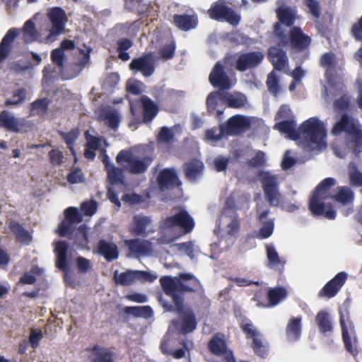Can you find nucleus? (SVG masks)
Returning a JSON list of instances; mask_svg holds the SVG:
<instances>
[{
    "mask_svg": "<svg viewBox=\"0 0 362 362\" xmlns=\"http://www.w3.org/2000/svg\"><path fill=\"white\" fill-rule=\"evenodd\" d=\"M9 228L15 234L19 242L28 243L30 240V235L20 224L15 221H11L9 224Z\"/></svg>",
    "mask_w": 362,
    "mask_h": 362,
    "instance_id": "42",
    "label": "nucleus"
},
{
    "mask_svg": "<svg viewBox=\"0 0 362 362\" xmlns=\"http://www.w3.org/2000/svg\"><path fill=\"white\" fill-rule=\"evenodd\" d=\"M209 14L212 19L226 21L233 25H236L240 21V16L225 5V2L220 0L215 3L209 10Z\"/></svg>",
    "mask_w": 362,
    "mask_h": 362,
    "instance_id": "14",
    "label": "nucleus"
},
{
    "mask_svg": "<svg viewBox=\"0 0 362 362\" xmlns=\"http://www.w3.org/2000/svg\"><path fill=\"white\" fill-rule=\"evenodd\" d=\"M25 98V90L24 89H19L13 93L11 98L6 100V105H18L21 103Z\"/></svg>",
    "mask_w": 362,
    "mask_h": 362,
    "instance_id": "59",
    "label": "nucleus"
},
{
    "mask_svg": "<svg viewBox=\"0 0 362 362\" xmlns=\"http://www.w3.org/2000/svg\"><path fill=\"white\" fill-rule=\"evenodd\" d=\"M117 163L129 170L131 173L139 174L146 170L151 163V158L148 157L139 158L131 151H121L116 157Z\"/></svg>",
    "mask_w": 362,
    "mask_h": 362,
    "instance_id": "8",
    "label": "nucleus"
},
{
    "mask_svg": "<svg viewBox=\"0 0 362 362\" xmlns=\"http://www.w3.org/2000/svg\"><path fill=\"white\" fill-rule=\"evenodd\" d=\"M19 34L17 28H13L8 30L0 43V62H4L10 54L13 47V42Z\"/></svg>",
    "mask_w": 362,
    "mask_h": 362,
    "instance_id": "26",
    "label": "nucleus"
},
{
    "mask_svg": "<svg viewBox=\"0 0 362 362\" xmlns=\"http://www.w3.org/2000/svg\"><path fill=\"white\" fill-rule=\"evenodd\" d=\"M267 88L273 95H276L279 92V86L278 84V76L274 71H272L267 77Z\"/></svg>",
    "mask_w": 362,
    "mask_h": 362,
    "instance_id": "53",
    "label": "nucleus"
},
{
    "mask_svg": "<svg viewBox=\"0 0 362 362\" xmlns=\"http://www.w3.org/2000/svg\"><path fill=\"white\" fill-rule=\"evenodd\" d=\"M321 65L326 69L325 76L327 80L325 86L323 97L327 99L330 95L334 96L344 90V84L340 77L333 76L335 65V57L332 53L325 54L320 61Z\"/></svg>",
    "mask_w": 362,
    "mask_h": 362,
    "instance_id": "7",
    "label": "nucleus"
},
{
    "mask_svg": "<svg viewBox=\"0 0 362 362\" xmlns=\"http://www.w3.org/2000/svg\"><path fill=\"white\" fill-rule=\"evenodd\" d=\"M267 257L269 264L272 267H277L279 265H283V262L279 257L278 252L272 245H266Z\"/></svg>",
    "mask_w": 362,
    "mask_h": 362,
    "instance_id": "47",
    "label": "nucleus"
},
{
    "mask_svg": "<svg viewBox=\"0 0 362 362\" xmlns=\"http://www.w3.org/2000/svg\"><path fill=\"white\" fill-rule=\"evenodd\" d=\"M54 245L56 266L59 269L66 272L68 269L67 252L69 244L65 241H56L54 243Z\"/></svg>",
    "mask_w": 362,
    "mask_h": 362,
    "instance_id": "28",
    "label": "nucleus"
},
{
    "mask_svg": "<svg viewBox=\"0 0 362 362\" xmlns=\"http://www.w3.org/2000/svg\"><path fill=\"white\" fill-rule=\"evenodd\" d=\"M124 310L128 314L145 318L151 317L153 315V310L149 306L126 307Z\"/></svg>",
    "mask_w": 362,
    "mask_h": 362,
    "instance_id": "48",
    "label": "nucleus"
},
{
    "mask_svg": "<svg viewBox=\"0 0 362 362\" xmlns=\"http://www.w3.org/2000/svg\"><path fill=\"white\" fill-rule=\"evenodd\" d=\"M158 182L161 190L180 185L177 173L173 168H166L162 170L158 177Z\"/></svg>",
    "mask_w": 362,
    "mask_h": 362,
    "instance_id": "29",
    "label": "nucleus"
},
{
    "mask_svg": "<svg viewBox=\"0 0 362 362\" xmlns=\"http://www.w3.org/2000/svg\"><path fill=\"white\" fill-rule=\"evenodd\" d=\"M241 327L248 337L253 339L254 347L257 351H259L258 346L261 342V339L259 338L260 337L259 332L256 329L253 325L248 322L242 323Z\"/></svg>",
    "mask_w": 362,
    "mask_h": 362,
    "instance_id": "45",
    "label": "nucleus"
},
{
    "mask_svg": "<svg viewBox=\"0 0 362 362\" xmlns=\"http://www.w3.org/2000/svg\"><path fill=\"white\" fill-rule=\"evenodd\" d=\"M80 132L79 130L77 129H74L71 131H70L69 133H61V135L62 136L64 140L66 143V144L69 146V149L71 151L73 154H74V151L71 146V144L76 141V139L78 138Z\"/></svg>",
    "mask_w": 362,
    "mask_h": 362,
    "instance_id": "56",
    "label": "nucleus"
},
{
    "mask_svg": "<svg viewBox=\"0 0 362 362\" xmlns=\"http://www.w3.org/2000/svg\"><path fill=\"white\" fill-rule=\"evenodd\" d=\"M98 252L103 255L108 261L115 259L118 257L117 246L112 243L100 240L98 246Z\"/></svg>",
    "mask_w": 362,
    "mask_h": 362,
    "instance_id": "39",
    "label": "nucleus"
},
{
    "mask_svg": "<svg viewBox=\"0 0 362 362\" xmlns=\"http://www.w3.org/2000/svg\"><path fill=\"white\" fill-rule=\"evenodd\" d=\"M65 220L59 225L57 233L62 237H68L70 234L73 235L75 230H73L74 224L81 221V217L78 209L74 207H69L65 210Z\"/></svg>",
    "mask_w": 362,
    "mask_h": 362,
    "instance_id": "17",
    "label": "nucleus"
},
{
    "mask_svg": "<svg viewBox=\"0 0 362 362\" xmlns=\"http://www.w3.org/2000/svg\"><path fill=\"white\" fill-rule=\"evenodd\" d=\"M156 58L149 52L134 59L129 64L130 69L141 72L145 77L151 76L155 70Z\"/></svg>",
    "mask_w": 362,
    "mask_h": 362,
    "instance_id": "16",
    "label": "nucleus"
},
{
    "mask_svg": "<svg viewBox=\"0 0 362 362\" xmlns=\"http://www.w3.org/2000/svg\"><path fill=\"white\" fill-rule=\"evenodd\" d=\"M76 268L80 273H88L91 271L93 264L90 260L83 257H78L76 259Z\"/></svg>",
    "mask_w": 362,
    "mask_h": 362,
    "instance_id": "55",
    "label": "nucleus"
},
{
    "mask_svg": "<svg viewBox=\"0 0 362 362\" xmlns=\"http://www.w3.org/2000/svg\"><path fill=\"white\" fill-rule=\"evenodd\" d=\"M194 226L192 218L186 211L179 209L163 221L160 236L157 242L161 245L171 244L183 235L190 233Z\"/></svg>",
    "mask_w": 362,
    "mask_h": 362,
    "instance_id": "4",
    "label": "nucleus"
},
{
    "mask_svg": "<svg viewBox=\"0 0 362 362\" xmlns=\"http://www.w3.org/2000/svg\"><path fill=\"white\" fill-rule=\"evenodd\" d=\"M220 95L222 100L230 107L240 108L247 105V98L240 93L223 92Z\"/></svg>",
    "mask_w": 362,
    "mask_h": 362,
    "instance_id": "34",
    "label": "nucleus"
},
{
    "mask_svg": "<svg viewBox=\"0 0 362 362\" xmlns=\"http://www.w3.org/2000/svg\"><path fill=\"white\" fill-rule=\"evenodd\" d=\"M140 103L143 107L144 120L151 121L158 112V106L147 96H142L140 98Z\"/></svg>",
    "mask_w": 362,
    "mask_h": 362,
    "instance_id": "37",
    "label": "nucleus"
},
{
    "mask_svg": "<svg viewBox=\"0 0 362 362\" xmlns=\"http://www.w3.org/2000/svg\"><path fill=\"white\" fill-rule=\"evenodd\" d=\"M74 243L78 247L84 248L88 244L87 228L85 225L81 226L72 235Z\"/></svg>",
    "mask_w": 362,
    "mask_h": 362,
    "instance_id": "43",
    "label": "nucleus"
},
{
    "mask_svg": "<svg viewBox=\"0 0 362 362\" xmlns=\"http://www.w3.org/2000/svg\"><path fill=\"white\" fill-rule=\"evenodd\" d=\"M49 104V101L47 98L35 100L31 105V115H37L45 112Z\"/></svg>",
    "mask_w": 362,
    "mask_h": 362,
    "instance_id": "52",
    "label": "nucleus"
},
{
    "mask_svg": "<svg viewBox=\"0 0 362 362\" xmlns=\"http://www.w3.org/2000/svg\"><path fill=\"white\" fill-rule=\"evenodd\" d=\"M0 127L6 130L22 133L29 128V123L23 118H17L13 114L3 111L0 113Z\"/></svg>",
    "mask_w": 362,
    "mask_h": 362,
    "instance_id": "15",
    "label": "nucleus"
},
{
    "mask_svg": "<svg viewBox=\"0 0 362 362\" xmlns=\"http://www.w3.org/2000/svg\"><path fill=\"white\" fill-rule=\"evenodd\" d=\"M266 162L265 154L262 151H258L250 160V165L254 167H259L264 165Z\"/></svg>",
    "mask_w": 362,
    "mask_h": 362,
    "instance_id": "63",
    "label": "nucleus"
},
{
    "mask_svg": "<svg viewBox=\"0 0 362 362\" xmlns=\"http://www.w3.org/2000/svg\"><path fill=\"white\" fill-rule=\"evenodd\" d=\"M51 58L52 62L59 67L64 66V61L65 59V54L62 49L57 48L52 50L51 53Z\"/></svg>",
    "mask_w": 362,
    "mask_h": 362,
    "instance_id": "58",
    "label": "nucleus"
},
{
    "mask_svg": "<svg viewBox=\"0 0 362 362\" xmlns=\"http://www.w3.org/2000/svg\"><path fill=\"white\" fill-rule=\"evenodd\" d=\"M157 277V275L154 274L139 270H127L121 273L118 271L114 272L115 282L122 286L130 285L136 281L152 282Z\"/></svg>",
    "mask_w": 362,
    "mask_h": 362,
    "instance_id": "13",
    "label": "nucleus"
},
{
    "mask_svg": "<svg viewBox=\"0 0 362 362\" xmlns=\"http://www.w3.org/2000/svg\"><path fill=\"white\" fill-rule=\"evenodd\" d=\"M264 59V54L261 52H252L238 55L235 61V68L240 71L257 66Z\"/></svg>",
    "mask_w": 362,
    "mask_h": 362,
    "instance_id": "20",
    "label": "nucleus"
},
{
    "mask_svg": "<svg viewBox=\"0 0 362 362\" xmlns=\"http://www.w3.org/2000/svg\"><path fill=\"white\" fill-rule=\"evenodd\" d=\"M209 348L214 354L224 356L226 362H235L231 351L227 350L223 335L216 334L209 341Z\"/></svg>",
    "mask_w": 362,
    "mask_h": 362,
    "instance_id": "22",
    "label": "nucleus"
},
{
    "mask_svg": "<svg viewBox=\"0 0 362 362\" xmlns=\"http://www.w3.org/2000/svg\"><path fill=\"white\" fill-rule=\"evenodd\" d=\"M223 135H226V132L224 125L221 124L219 128L207 130L205 140L209 143L214 144L221 140Z\"/></svg>",
    "mask_w": 362,
    "mask_h": 362,
    "instance_id": "51",
    "label": "nucleus"
},
{
    "mask_svg": "<svg viewBox=\"0 0 362 362\" xmlns=\"http://www.w3.org/2000/svg\"><path fill=\"white\" fill-rule=\"evenodd\" d=\"M250 124L249 118L241 115H235L223 125H224L226 135H235L245 131Z\"/></svg>",
    "mask_w": 362,
    "mask_h": 362,
    "instance_id": "23",
    "label": "nucleus"
},
{
    "mask_svg": "<svg viewBox=\"0 0 362 362\" xmlns=\"http://www.w3.org/2000/svg\"><path fill=\"white\" fill-rule=\"evenodd\" d=\"M316 321L322 332L327 333L332 330V325L327 313L325 311L318 313L316 316Z\"/></svg>",
    "mask_w": 362,
    "mask_h": 362,
    "instance_id": "44",
    "label": "nucleus"
},
{
    "mask_svg": "<svg viewBox=\"0 0 362 362\" xmlns=\"http://www.w3.org/2000/svg\"><path fill=\"white\" fill-rule=\"evenodd\" d=\"M290 37L293 47L298 49L306 48L310 43V38L304 35L298 27H293L292 28Z\"/></svg>",
    "mask_w": 362,
    "mask_h": 362,
    "instance_id": "35",
    "label": "nucleus"
},
{
    "mask_svg": "<svg viewBox=\"0 0 362 362\" xmlns=\"http://www.w3.org/2000/svg\"><path fill=\"white\" fill-rule=\"evenodd\" d=\"M348 169L350 183L354 186L362 187V173L358 170L356 165L350 163Z\"/></svg>",
    "mask_w": 362,
    "mask_h": 362,
    "instance_id": "50",
    "label": "nucleus"
},
{
    "mask_svg": "<svg viewBox=\"0 0 362 362\" xmlns=\"http://www.w3.org/2000/svg\"><path fill=\"white\" fill-rule=\"evenodd\" d=\"M335 200L342 204L351 202L354 199V193L348 187H339L338 192L334 197Z\"/></svg>",
    "mask_w": 362,
    "mask_h": 362,
    "instance_id": "46",
    "label": "nucleus"
},
{
    "mask_svg": "<svg viewBox=\"0 0 362 362\" xmlns=\"http://www.w3.org/2000/svg\"><path fill=\"white\" fill-rule=\"evenodd\" d=\"M336 184L334 179L328 177L322 181L312 195L309 207L313 214L315 216L324 215L328 219H334L336 211L332 209L325 202L329 197V189Z\"/></svg>",
    "mask_w": 362,
    "mask_h": 362,
    "instance_id": "5",
    "label": "nucleus"
},
{
    "mask_svg": "<svg viewBox=\"0 0 362 362\" xmlns=\"http://www.w3.org/2000/svg\"><path fill=\"white\" fill-rule=\"evenodd\" d=\"M130 230L136 235L147 236L154 232V228L152 226L151 219L148 216L137 214L133 217Z\"/></svg>",
    "mask_w": 362,
    "mask_h": 362,
    "instance_id": "19",
    "label": "nucleus"
},
{
    "mask_svg": "<svg viewBox=\"0 0 362 362\" xmlns=\"http://www.w3.org/2000/svg\"><path fill=\"white\" fill-rule=\"evenodd\" d=\"M86 139L87 140L86 148L84 153L86 158L93 159L95 156V151H98L102 153L105 152V148L107 146L106 141L101 136L97 137L89 134L87 131L86 132ZM105 154H103L104 157Z\"/></svg>",
    "mask_w": 362,
    "mask_h": 362,
    "instance_id": "21",
    "label": "nucleus"
},
{
    "mask_svg": "<svg viewBox=\"0 0 362 362\" xmlns=\"http://www.w3.org/2000/svg\"><path fill=\"white\" fill-rule=\"evenodd\" d=\"M342 132L346 134V141L341 145H334L333 150L336 156L344 158L350 151L356 156L362 152V130L358 121L343 115L333 126L332 133L337 135Z\"/></svg>",
    "mask_w": 362,
    "mask_h": 362,
    "instance_id": "3",
    "label": "nucleus"
},
{
    "mask_svg": "<svg viewBox=\"0 0 362 362\" xmlns=\"http://www.w3.org/2000/svg\"><path fill=\"white\" fill-rule=\"evenodd\" d=\"M269 59L275 69L284 71L288 66V59L284 51L277 47H273L269 51Z\"/></svg>",
    "mask_w": 362,
    "mask_h": 362,
    "instance_id": "31",
    "label": "nucleus"
},
{
    "mask_svg": "<svg viewBox=\"0 0 362 362\" xmlns=\"http://www.w3.org/2000/svg\"><path fill=\"white\" fill-rule=\"evenodd\" d=\"M227 207L224 208L220 216L218 228L221 238V243L225 240L226 245L223 249L227 248L229 245L233 243L239 230V223L236 212L232 209L233 203L230 199L226 203Z\"/></svg>",
    "mask_w": 362,
    "mask_h": 362,
    "instance_id": "6",
    "label": "nucleus"
},
{
    "mask_svg": "<svg viewBox=\"0 0 362 362\" xmlns=\"http://www.w3.org/2000/svg\"><path fill=\"white\" fill-rule=\"evenodd\" d=\"M296 159L291 156V151H286L281 161V166L283 169L287 170L291 168L296 163Z\"/></svg>",
    "mask_w": 362,
    "mask_h": 362,
    "instance_id": "64",
    "label": "nucleus"
},
{
    "mask_svg": "<svg viewBox=\"0 0 362 362\" xmlns=\"http://www.w3.org/2000/svg\"><path fill=\"white\" fill-rule=\"evenodd\" d=\"M346 276V274L344 272L338 273L334 278L324 286L320 295H324L328 298L334 296L344 284Z\"/></svg>",
    "mask_w": 362,
    "mask_h": 362,
    "instance_id": "27",
    "label": "nucleus"
},
{
    "mask_svg": "<svg viewBox=\"0 0 362 362\" xmlns=\"http://www.w3.org/2000/svg\"><path fill=\"white\" fill-rule=\"evenodd\" d=\"M175 25L180 29L187 31L196 28L197 18L195 16L175 15L174 17Z\"/></svg>",
    "mask_w": 362,
    "mask_h": 362,
    "instance_id": "38",
    "label": "nucleus"
},
{
    "mask_svg": "<svg viewBox=\"0 0 362 362\" xmlns=\"http://www.w3.org/2000/svg\"><path fill=\"white\" fill-rule=\"evenodd\" d=\"M37 16V14H35L32 18L26 21L22 28V37L25 42L30 43L40 39V34L37 31L35 23Z\"/></svg>",
    "mask_w": 362,
    "mask_h": 362,
    "instance_id": "30",
    "label": "nucleus"
},
{
    "mask_svg": "<svg viewBox=\"0 0 362 362\" xmlns=\"http://www.w3.org/2000/svg\"><path fill=\"white\" fill-rule=\"evenodd\" d=\"M340 325L342 332V337L344 342L346 349L352 355L355 356L358 353L357 349V339L354 330V327L351 321H350L348 315H345L342 312L339 311Z\"/></svg>",
    "mask_w": 362,
    "mask_h": 362,
    "instance_id": "12",
    "label": "nucleus"
},
{
    "mask_svg": "<svg viewBox=\"0 0 362 362\" xmlns=\"http://www.w3.org/2000/svg\"><path fill=\"white\" fill-rule=\"evenodd\" d=\"M277 16L282 24L289 26L296 18V11L286 6H282L277 10Z\"/></svg>",
    "mask_w": 362,
    "mask_h": 362,
    "instance_id": "40",
    "label": "nucleus"
},
{
    "mask_svg": "<svg viewBox=\"0 0 362 362\" xmlns=\"http://www.w3.org/2000/svg\"><path fill=\"white\" fill-rule=\"evenodd\" d=\"M131 254L136 257L148 255L152 252L153 242L141 240L139 239L125 241Z\"/></svg>",
    "mask_w": 362,
    "mask_h": 362,
    "instance_id": "25",
    "label": "nucleus"
},
{
    "mask_svg": "<svg viewBox=\"0 0 362 362\" xmlns=\"http://www.w3.org/2000/svg\"><path fill=\"white\" fill-rule=\"evenodd\" d=\"M67 180L71 184H80L84 182L85 175L80 169L77 168L68 175Z\"/></svg>",
    "mask_w": 362,
    "mask_h": 362,
    "instance_id": "57",
    "label": "nucleus"
},
{
    "mask_svg": "<svg viewBox=\"0 0 362 362\" xmlns=\"http://www.w3.org/2000/svg\"><path fill=\"white\" fill-rule=\"evenodd\" d=\"M81 208L85 215L92 216L95 213L98 209V204L95 201L93 200L84 202L81 204Z\"/></svg>",
    "mask_w": 362,
    "mask_h": 362,
    "instance_id": "61",
    "label": "nucleus"
},
{
    "mask_svg": "<svg viewBox=\"0 0 362 362\" xmlns=\"http://www.w3.org/2000/svg\"><path fill=\"white\" fill-rule=\"evenodd\" d=\"M160 284L166 293L173 300L176 310L180 313L181 325L180 332L188 333L195 329L197 323L194 314L189 309H184L182 298L177 294L180 289L184 291H194L199 286L198 280L189 274H182L180 278L163 276L160 279Z\"/></svg>",
    "mask_w": 362,
    "mask_h": 362,
    "instance_id": "2",
    "label": "nucleus"
},
{
    "mask_svg": "<svg viewBox=\"0 0 362 362\" xmlns=\"http://www.w3.org/2000/svg\"><path fill=\"white\" fill-rule=\"evenodd\" d=\"M274 128L285 137L298 141V145L306 151H320L327 148L325 124L315 117L303 122L298 130L293 119L278 122Z\"/></svg>",
    "mask_w": 362,
    "mask_h": 362,
    "instance_id": "1",
    "label": "nucleus"
},
{
    "mask_svg": "<svg viewBox=\"0 0 362 362\" xmlns=\"http://www.w3.org/2000/svg\"><path fill=\"white\" fill-rule=\"evenodd\" d=\"M204 165L199 160H192L185 165V172L187 178L190 181H194L203 173Z\"/></svg>",
    "mask_w": 362,
    "mask_h": 362,
    "instance_id": "36",
    "label": "nucleus"
},
{
    "mask_svg": "<svg viewBox=\"0 0 362 362\" xmlns=\"http://www.w3.org/2000/svg\"><path fill=\"white\" fill-rule=\"evenodd\" d=\"M269 209L266 207L262 208L259 203L257 204V214L259 221L262 223L260 228L258 236L261 239H264L270 237L274 231V223L273 219H269L264 221V218L269 214Z\"/></svg>",
    "mask_w": 362,
    "mask_h": 362,
    "instance_id": "24",
    "label": "nucleus"
},
{
    "mask_svg": "<svg viewBox=\"0 0 362 362\" xmlns=\"http://www.w3.org/2000/svg\"><path fill=\"white\" fill-rule=\"evenodd\" d=\"M286 291L283 288H275L270 289L268 292V298L272 306H275L280 301L286 298Z\"/></svg>",
    "mask_w": 362,
    "mask_h": 362,
    "instance_id": "49",
    "label": "nucleus"
},
{
    "mask_svg": "<svg viewBox=\"0 0 362 362\" xmlns=\"http://www.w3.org/2000/svg\"><path fill=\"white\" fill-rule=\"evenodd\" d=\"M143 83L134 80H129L127 83V90L128 92L137 95L142 90Z\"/></svg>",
    "mask_w": 362,
    "mask_h": 362,
    "instance_id": "62",
    "label": "nucleus"
},
{
    "mask_svg": "<svg viewBox=\"0 0 362 362\" xmlns=\"http://www.w3.org/2000/svg\"><path fill=\"white\" fill-rule=\"evenodd\" d=\"M47 16L52 24V27L49 30L47 36L44 38V42L46 43L55 41L57 37L63 33L66 22L65 12L58 7L50 8L47 12Z\"/></svg>",
    "mask_w": 362,
    "mask_h": 362,
    "instance_id": "9",
    "label": "nucleus"
},
{
    "mask_svg": "<svg viewBox=\"0 0 362 362\" xmlns=\"http://www.w3.org/2000/svg\"><path fill=\"white\" fill-rule=\"evenodd\" d=\"M301 318L293 317L288 323L286 333L290 340L296 341L299 339L301 332Z\"/></svg>",
    "mask_w": 362,
    "mask_h": 362,
    "instance_id": "41",
    "label": "nucleus"
},
{
    "mask_svg": "<svg viewBox=\"0 0 362 362\" xmlns=\"http://www.w3.org/2000/svg\"><path fill=\"white\" fill-rule=\"evenodd\" d=\"M209 79L214 86L220 88L222 90L231 88L235 82L226 75L220 62H217L215 64L209 75Z\"/></svg>",
    "mask_w": 362,
    "mask_h": 362,
    "instance_id": "18",
    "label": "nucleus"
},
{
    "mask_svg": "<svg viewBox=\"0 0 362 362\" xmlns=\"http://www.w3.org/2000/svg\"><path fill=\"white\" fill-rule=\"evenodd\" d=\"M173 136L174 134L172 129L162 127L159 132L158 139L159 142L169 143L173 141Z\"/></svg>",
    "mask_w": 362,
    "mask_h": 362,
    "instance_id": "60",
    "label": "nucleus"
},
{
    "mask_svg": "<svg viewBox=\"0 0 362 362\" xmlns=\"http://www.w3.org/2000/svg\"><path fill=\"white\" fill-rule=\"evenodd\" d=\"M105 123L112 129H117L120 121V116L117 111L110 110L105 117Z\"/></svg>",
    "mask_w": 362,
    "mask_h": 362,
    "instance_id": "54",
    "label": "nucleus"
},
{
    "mask_svg": "<svg viewBox=\"0 0 362 362\" xmlns=\"http://www.w3.org/2000/svg\"><path fill=\"white\" fill-rule=\"evenodd\" d=\"M260 180L267 199L271 205H279L281 194L279 192V177L269 172H262L260 174Z\"/></svg>",
    "mask_w": 362,
    "mask_h": 362,
    "instance_id": "10",
    "label": "nucleus"
},
{
    "mask_svg": "<svg viewBox=\"0 0 362 362\" xmlns=\"http://www.w3.org/2000/svg\"><path fill=\"white\" fill-rule=\"evenodd\" d=\"M87 351L88 358L93 362H111L113 358V353L105 347L96 346Z\"/></svg>",
    "mask_w": 362,
    "mask_h": 362,
    "instance_id": "32",
    "label": "nucleus"
},
{
    "mask_svg": "<svg viewBox=\"0 0 362 362\" xmlns=\"http://www.w3.org/2000/svg\"><path fill=\"white\" fill-rule=\"evenodd\" d=\"M170 252L173 255H186L191 259H193L198 252V249L194 242H187L179 244H172L170 245Z\"/></svg>",
    "mask_w": 362,
    "mask_h": 362,
    "instance_id": "33",
    "label": "nucleus"
},
{
    "mask_svg": "<svg viewBox=\"0 0 362 362\" xmlns=\"http://www.w3.org/2000/svg\"><path fill=\"white\" fill-rule=\"evenodd\" d=\"M103 161L107 169L108 180L112 185L111 187H108L109 199L111 201V202L115 203L118 206H119L120 202L117 198V196L115 193V187L118 185H125L123 172L121 169L115 167L112 164L109 163L107 155H104Z\"/></svg>",
    "mask_w": 362,
    "mask_h": 362,
    "instance_id": "11",
    "label": "nucleus"
}]
</instances>
